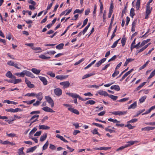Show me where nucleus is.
Listing matches in <instances>:
<instances>
[{
	"label": "nucleus",
	"mask_w": 155,
	"mask_h": 155,
	"mask_svg": "<svg viewBox=\"0 0 155 155\" xmlns=\"http://www.w3.org/2000/svg\"><path fill=\"white\" fill-rule=\"evenodd\" d=\"M152 7L150 8V6L146 5V15L145 18L147 19L148 18V16L150 14L151 11L152 10Z\"/></svg>",
	"instance_id": "nucleus-1"
},
{
	"label": "nucleus",
	"mask_w": 155,
	"mask_h": 155,
	"mask_svg": "<svg viewBox=\"0 0 155 155\" xmlns=\"http://www.w3.org/2000/svg\"><path fill=\"white\" fill-rule=\"evenodd\" d=\"M39 117L38 115H35L32 116L30 119L29 121H30V124L29 126H30L32 124L36 121H38V119Z\"/></svg>",
	"instance_id": "nucleus-2"
},
{
	"label": "nucleus",
	"mask_w": 155,
	"mask_h": 155,
	"mask_svg": "<svg viewBox=\"0 0 155 155\" xmlns=\"http://www.w3.org/2000/svg\"><path fill=\"white\" fill-rule=\"evenodd\" d=\"M66 94L68 95L69 96L72 97L73 98H78L80 100H81L82 101H84V99H83L81 97L79 96L78 95L73 93H67Z\"/></svg>",
	"instance_id": "nucleus-3"
},
{
	"label": "nucleus",
	"mask_w": 155,
	"mask_h": 155,
	"mask_svg": "<svg viewBox=\"0 0 155 155\" xmlns=\"http://www.w3.org/2000/svg\"><path fill=\"white\" fill-rule=\"evenodd\" d=\"M45 98L47 101L51 105V107H53L54 106V102L51 97L49 96H47L45 97Z\"/></svg>",
	"instance_id": "nucleus-4"
},
{
	"label": "nucleus",
	"mask_w": 155,
	"mask_h": 155,
	"mask_svg": "<svg viewBox=\"0 0 155 155\" xmlns=\"http://www.w3.org/2000/svg\"><path fill=\"white\" fill-rule=\"evenodd\" d=\"M54 94L58 96H61L62 93V91L60 88H56L54 90Z\"/></svg>",
	"instance_id": "nucleus-5"
},
{
	"label": "nucleus",
	"mask_w": 155,
	"mask_h": 155,
	"mask_svg": "<svg viewBox=\"0 0 155 155\" xmlns=\"http://www.w3.org/2000/svg\"><path fill=\"white\" fill-rule=\"evenodd\" d=\"M60 84L63 86V88H65L68 87L70 85V83L69 81H66L61 82L60 83Z\"/></svg>",
	"instance_id": "nucleus-6"
},
{
	"label": "nucleus",
	"mask_w": 155,
	"mask_h": 155,
	"mask_svg": "<svg viewBox=\"0 0 155 155\" xmlns=\"http://www.w3.org/2000/svg\"><path fill=\"white\" fill-rule=\"evenodd\" d=\"M106 60V58H104L100 60L95 64V66L97 67L100 66L102 63H104Z\"/></svg>",
	"instance_id": "nucleus-7"
},
{
	"label": "nucleus",
	"mask_w": 155,
	"mask_h": 155,
	"mask_svg": "<svg viewBox=\"0 0 155 155\" xmlns=\"http://www.w3.org/2000/svg\"><path fill=\"white\" fill-rule=\"evenodd\" d=\"M42 109L45 112L50 113H53L54 111L51 108L48 107H45L42 108Z\"/></svg>",
	"instance_id": "nucleus-8"
},
{
	"label": "nucleus",
	"mask_w": 155,
	"mask_h": 155,
	"mask_svg": "<svg viewBox=\"0 0 155 155\" xmlns=\"http://www.w3.org/2000/svg\"><path fill=\"white\" fill-rule=\"evenodd\" d=\"M38 78L40 80L43 82V84L46 85L47 84L48 81L44 77L42 76H39Z\"/></svg>",
	"instance_id": "nucleus-9"
},
{
	"label": "nucleus",
	"mask_w": 155,
	"mask_h": 155,
	"mask_svg": "<svg viewBox=\"0 0 155 155\" xmlns=\"http://www.w3.org/2000/svg\"><path fill=\"white\" fill-rule=\"evenodd\" d=\"M25 82L28 87L30 88H32L34 87V85L33 84H31V82L26 78H25Z\"/></svg>",
	"instance_id": "nucleus-10"
},
{
	"label": "nucleus",
	"mask_w": 155,
	"mask_h": 155,
	"mask_svg": "<svg viewBox=\"0 0 155 155\" xmlns=\"http://www.w3.org/2000/svg\"><path fill=\"white\" fill-rule=\"evenodd\" d=\"M68 75H59L56 76V78H57V79L63 80L66 79V78H68Z\"/></svg>",
	"instance_id": "nucleus-11"
},
{
	"label": "nucleus",
	"mask_w": 155,
	"mask_h": 155,
	"mask_svg": "<svg viewBox=\"0 0 155 155\" xmlns=\"http://www.w3.org/2000/svg\"><path fill=\"white\" fill-rule=\"evenodd\" d=\"M35 96L37 99L40 101H41L43 98L42 93L41 92H39L38 94H36Z\"/></svg>",
	"instance_id": "nucleus-12"
},
{
	"label": "nucleus",
	"mask_w": 155,
	"mask_h": 155,
	"mask_svg": "<svg viewBox=\"0 0 155 155\" xmlns=\"http://www.w3.org/2000/svg\"><path fill=\"white\" fill-rule=\"evenodd\" d=\"M68 109L69 110L76 114L79 115V112L76 109L71 107L68 108Z\"/></svg>",
	"instance_id": "nucleus-13"
},
{
	"label": "nucleus",
	"mask_w": 155,
	"mask_h": 155,
	"mask_svg": "<svg viewBox=\"0 0 155 155\" xmlns=\"http://www.w3.org/2000/svg\"><path fill=\"white\" fill-rule=\"evenodd\" d=\"M25 75L28 77H30L32 78H35V76L34 74H32L31 72L25 70Z\"/></svg>",
	"instance_id": "nucleus-14"
},
{
	"label": "nucleus",
	"mask_w": 155,
	"mask_h": 155,
	"mask_svg": "<svg viewBox=\"0 0 155 155\" xmlns=\"http://www.w3.org/2000/svg\"><path fill=\"white\" fill-rule=\"evenodd\" d=\"M139 142L137 141H130L128 142H127V143H128V144H126V147H129L131 145H133L135 143H138Z\"/></svg>",
	"instance_id": "nucleus-15"
},
{
	"label": "nucleus",
	"mask_w": 155,
	"mask_h": 155,
	"mask_svg": "<svg viewBox=\"0 0 155 155\" xmlns=\"http://www.w3.org/2000/svg\"><path fill=\"white\" fill-rule=\"evenodd\" d=\"M137 107V103L136 101L134 102L133 104H132L129 106L128 108L129 109H134Z\"/></svg>",
	"instance_id": "nucleus-16"
},
{
	"label": "nucleus",
	"mask_w": 155,
	"mask_h": 155,
	"mask_svg": "<svg viewBox=\"0 0 155 155\" xmlns=\"http://www.w3.org/2000/svg\"><path fill=\"white\" fill-rule=\"evenodd\" d=\"M47 137V134L45 133L43 134L40 138V140L41 142H42L44 141L46 139Z\"/></svg>",
	"instance_id": "nucleus-17"
},
{
	"label": "nucleus",
	"mask_w": 155,
	"mask_h": 155,
	"mask_svg": "<svg viewBox=\"0 0 155 155\" xmlns=\"http://www.w3.org/2000/svg\"><path fill=\"white\" fill-rule=\"evenodd\" d=\"M111 89H114L116 91H118L120 89V87L118 85H114L110 87Z\"/></svg>",
	"instance_id": "nucleus-18"
},
{
	"label": "nucleus",
	"mask_w": 155,
	"mask_h": 155,
	"mask_svg": "<svg viewBox=\"0 0 155 155\" xmlns=\"http://www.w3.org/2000/svg\"><path fill=\"white\" fill-rule=\"evenodd\" d=\"M151 43H148L147 44L144 46L142 48L140 49L137 52V54L140 52H142L144 50L146 49L151 44Z\"/></svg>",
	"instance_id": "nucleus-19"
},
{
	"label": "nucleus",
	"mask_w": 155,
	"mask_h": 155,
	"mask_svg": "<svg viewBox=\"0 0 155 155\" xmlns=\"http://www.w3.org/2000/svg\"><path fill=\"white\" fill-rule=\"evenodd\" d=\"M56 137L58 138H59L61 140H62L65 143H68V141L65 140L63 136H61L59 134H57Z\"/></svg>",
	"instance_id": "nucleus-20"
},
{
	"label": "nucleus",
	"mask_w": 155,
	"mask_h": 155,
	"mask_svg": "<svg viewBox=\"0 0 155 155\" xmlns=\"http://www.w3.org/2000/svg\"><path fill=\"white\" fill-rule=\"evenodd\" d=\"M39 129L47 130L50 128V127L45 125H39Z\"/></svg>",
	"instance_id": "nucleus-21"
},
{
	"label": "nucleus",
	"mask_w": 155,
	"mask_h": 155,
	"mask_svg": "<svg viewBox=\"0 0 155 155\" xmlns=\"http://www.w3.org/2000/svg\"><path fill=\"white\" fill-rule=\"evenodd\" d=\"M24 148L23 147H21L18 150L17 153L18 155H21L22 154H25L23 152V150Z\"/></svg>",
	"instance_id": "nucleus-22"
},
{
	"label": "nucleus",
	"mask_w": 155,
	"mask_h": 155,
	"mask_svg": "<svg viewBox=\"0 0 155 155\" xmlns=\"http://www.w3.org/2000/svg\"><path fill=\"white\" fill-rule=\"evenodd\" d=\"M36 146H35L34 147L28 148L27 149L26 152L27 153H28L29 152H33L34 150H35L36 149Z\"/></svg>",
	"instance_id": "nucleus-23"
},
{
	"label": "nucleus",
	"mask_w": 155,
	"mask_h": 155,
	"mask_svg": "<svg viewBox=\"0 0 155 155\" xmlns=\"http://www.w3.org/2000/svg\"><path fill=\"white\" fill-rule=\"evenodd\" d=\"M31 71H32L34 73L37 74H38L40 73V72L41 71V70H38L35 68H32Z\"/></svg>",
	"instance_id": "nucleus-24"
},
{
	"label": "nucleus",
	"mask_w": 155,
	"mask_h": 155,
	"mask_svg": "<svg viewBox=\"0 0 155 155\" xmlns=\"http://www.w3.org/2000/svg\"><path fill=\"white\" fill-rule=\"evenodd\" d=\"M95 74L94 73L86 74L85 75H84L83 76V77L82 78V79H84L85 78H88L90 77H91L93 75H94Z\"/></svg>",
	"instance_id": "nucleus-25"
},
{
	"label": "nucleus",
	"mask_w": 155,
	"mask_h": 155,
	"mask_svg": "<svg viewBox=\"0 0 155 155\" xmlns=\"http://www.w3.org/2000/svg\"><path fill=\"white\" fill-rule=\"evenodd\" d=\"M39 57L41 59L44 60H47L51 58L50 57H46L44 54H41L39 55Z\"/></svg>",
	"instance_id": "nucleus-26"
},
{
	"label": "nucleus",
	"mask_w": 155,
	"mask_h": 155,
	"mask_svg": "<svg viewBox=\"0 0 155 155\" xmlns=\"http://www.w3.org/2000/svg\"><path fill=\"white\" fill-rule=\"evenodd\" d=\"M134 9V8H132L130 11V15L132 18H133L134 16L135 15Z\"/></svg>",
	"instance_id": "nucleus-27"
},
{
	"label": "nucleus",
	"mask_w": 155,
	"mask_h": 155,
	"mask_svg": "<svg viewBox=\"0 0 155 155\" xmlns=\"http://www.w3.org/2000/svg\"><path fill=\"white\" fill-rule=\"evenodd\" d=\"M98 94L101 95H104V96H108L109 94H108L105 91H101L98 92Z\"/></svg>",
	"instance_id": "nucleus-28"
},
{
	"label": "nucleus",
	"mask_w": 155,
	"mask_h": 155,
	"mask_svg": "<svg viewBox=\"0 0 155 155\" xmlns=\"http://www.w3.org/2000/svg\"><path fill=\"white\" fill-rule=\"evenodd\" d=\"M95 103V102L94 101L92 100H90L86 102L85 103L86 104H90L91 105H93Z\"/></svg>",
	"instance_id": "nucleus-29"
},
{
	"label": "nucleus",
	"mask_w": 155,
	"mask_h": 155,
	"mask_svg": "<svg viewBox=\"0 0 155 155\" xmlns=\"http://www.w3.org/2000/svg\"><path fill=\"white\" fill-rule=\"evenodd\" d=\"M64 44L63 43H61L56 46V48L58 49H61L63 48Z\"/></svg>",
	"instance_id": "nucleus-30"
},
{
	"label": "nucleus",
	"mask_w": 155,
	"mask_h": 155,
	"mask_svg": "<svg viewBox=\"0 0 155 155\" xmlns=\"http://www.w3.org/2000/svg\"><path fill=\"white\" fill-rule=\"evenodd\" d=\"M21 82V80L20 79H15V80H13V83L15 84Z\"/></svg>",
	"instance_id": "nucleus-31"
},
{
	"label": "nucleus",
	"mask_w": 155,
	"mask_h": 155,
	"mask_svg": "<svg viewBox=\"0 0 155 155\" xmlns=\"http://www.w3.org/2000/svg\"><path fill=\"white\" fill-rule=\"evenodd\" d=\"M84 11V9H82L81 10L79 9H76L74 12V14H75L76 13H81Z\"/></svg>",
	"instance_id": "nucleus-32"
},
{
	"label": "nucleus",
	"mask_w": 155,
	"mask_h": 155,
	"mask_svg": "<svg viewBox=\"0 0 155 155\" xmlns=\"http://www.w3.org/2000/svg\"><path fill=\"white\" fill-rule=\"evenodd\" d=\"M47 74L49 75L51 77L54 78L55 76V74L51 71H49L47 72Z\"/></svg>",
	"instance_id": "nucleus-33"
},
{
	"label": "nucleus",
	"mask_w": 155,
	"mask_h": 155,
	"mask_svg": "<svg viewBox=\"0 0 155 155\" xmlns=\"http://www.w3.org/2000/svg\"><path fill=\"white\" fill-rule=\"evenodd\" d=\"M126 40V38L124 37H123L121 40V43H122V46L123 47L124 46L125 44Z\"/></svg>",
	"instance_id": "nucleus-34"
},
{
	"label": "nucleus",
	"mask_w": 155,
	"mask_h": 155,
	"mask_svg": "<svg viewBox=\"0 0 155 155\" xmlns=\"http://www.w3.org/2000/svg\"><path fill=\"white\" fill-rule=\"evenodd\" d=\"M49 145V142L48 141H47L44 145L42 147L43 150H45L48 147Z\"/></svg>",
	"instance_id": "nucleus-35"
},
{
	"label": "nucleus",
	"mask_w": 155,
	"mask_h": 155,
	"mask_svg": "<svg viewBox=\"0 0 155 155\" xmlns=\"http://www.w3.org/2000/svg\"><path fill=\"white\" fill-rule=\"evenodd\" d=\"M120 38L119 39L114 43L113 45L111 46L112 48H114L117 46L119 41L120 40Z\"/></svg>",
	"instance_id": "nucleus-36"
},
{
	"label": "nucleus",
	"mask_w": 155,
	"mask_h": 155,
	"mask_svg": "<svg viewBox=\"0 0 155 155\" xmlns=\"http://www.w3.org/2000/svg\"><path fill=\"white\" fill-rule=\"evenodd\" d=\"M108 97L114 101L116 100L117 98V96H114L112 95H109Z\"/></svg>",
	"instance_id": "nucleus-37"
},
{
	"label": "nucleus",
	"mask_w": 155,
	"mask_h": 155,
	"mask_svg": "<svg viewBox=\"0 0 155 155\" xmlns=\"http://www.w3.org/2000/svg\"><path fill=\"white\" fill-rule=\"evenodd\" d=\"M108 120L114 123H120V121H118L116 119H113L112 118H109L108 119Z\"/></svg>",
	"instance_id": "nucleus-38"
},
{
	"label": "nucleus",
	"mask_w": 155,
	"mask_h": 155,
	"mask_svg": "<svg viewBox=\"0 0 155 155\" xmlns=\"http://www.w3.org/2000/svg\"><path fill=\"white\" fill-rule=\"evenodd\" d=\"M146 83V82H144L142 83L136 88L137 90L138 91L142 87H143L144 85H145Z\"/></svg>",
	"instance_id": "nucleus-39"
},
{
	"label": "nucleus",
	"mask_w": 155,
	"mask_h": 155,
	"mask_svg": "<svg viewBox=\"0 0 155 155\" xmlns=\"http://www.w3.org/2000/svg\"><path fill=\"white\" fill-rule=\"evenodd\" d=\"M119 72L117 70L115 69L114 72L112 75V77H114L117 76L119 73Z\"/></svg>",
	"instance_id": "nucleus-40"
},
{
	"label": "nucleus",
	"mask_w": 155,
	"mask_h": 155,
	"mask_svg": "<svg viewBox=\"0 0 155 155\" xmlns=\"http://www.w3.org/2000/svg\"><path fill=\"white\" fill-rule=\"evenodd\" d=\"M146 98L147 96H146L142 97L141 98H140L139 99L140 103H142L144 101Z\"/></svg>",
	"instance_id": "nucleus-41"
},
{
	"label": "nucleus",
	"mask_w": 155,
	"mask_h": 155,
	"mask_svg": "<svg viewBox=\"0 0 155 155\" xmlns=\"http://www.w3.org/2000/svg\"><path fill=\"white\" fill-rule=\"evenodd\" d=\"M155 129V127H146V131H149Z\"/></svg>",
	"instance_id": "nucleus-42"
},
{
	"label": "nucleus",
	"mask_w": 155,
	"mask_h": 155,
	"mask_svg": "<svg viewBox=\"0 0 155 155\" xmlns=\"http://www.w3.org/2000/svg\"><path fill=\"white\" fill-rule=\"evenodd\" d=\"M155 75V69L151 73L150 76L148 77V79H150L153 77Z\"/></svg>",
	"instance_id": "nucleus-43"
},
{
	"label": "nucleus",
	"mask_w": 155,
	"mask_h": 155,
	"mask_svg": "<svg viewBox=\"0 0 155 155\" xmlns=\"http://www.w3.org/2000/svg\"><path fill=\"white\" fill-rule=\"evenodd\" d=\"M6 76L7 77L11 78L12 76V74L10 71H8L6 74Z\"/></svg>",
	"instance_id": "nucleus-44"
},
{
	"label": "nucleus",
	"mask_w": 155,
	"mask_h": 155,
	"mask_svg": "<svg viewBox=\"0 0 155 155\" xmlns=\"http://www.w3.org/2000/svg\"><path fill=\"white\" fill-rule=\"evenodd\" d=\"M36 95V94L32 93H27L25 95V96H27L28 97H34L35 96V95Z\"/></svg>",
	"instance_id": "nucleus-45"
},
{
	"label": "nucleus",
	"mask_w": 155,
	"mask_h": 155,
	"mask_svg": "<svg viewBox=\"0 0 155 155\" xmlns=\"http://www.w3.org/2000/svg\"><path fill=\"white\" fill-rule=\"evenodd\" d=\"M109 127H110V126H109L108 127L105 128V130L106 131H109L110 133H112L113 132H115V131L114 130L109 129Z\"/></svg>",
	"instance_id": "nucleus-46"
},
{
	"label": "nucleus",
	"mask_w": 155,
	"mask_h": 155,
	"mask_svg": "<svg viewBox=\"0 0 155 155\" xmlns=\"http://www.w3.org/2000/svg\"><path fill=\"white\" fill-rule=\"evenodd\" d=\"M129 99L128 98H124L118 101L119 102H122L124 101H126Z\"/></svg>",
	"instance_id": "nucleus-47"
},
{
	"label": "nucleus",
	"mask_w": 155,
	"mask_h": 155,
	"mask_svg": "<svg viewBox=\"0 0 155 155\" xmlns=\"http://www.w3.org/2000/svg\"><path fill=\"white\" fill-rule=\"evenodd\" d=\"M137 119L134 118L131 120H130L128 121L127 123H133L136 122L137 121Z\"/></svg>",
	"instance_id": "nucleus-48"
},
{
	"label": "nucleus",
	"mask_w": 155,
	"mask_h": 155,
	"mask_svg": "<svg viewBox=\"0 0 155 155\" xmlns=\"http://www.w3.org/2000/svg\"><path fill=\"white\" fill-rule=\"evenodd\" d=\"M92 124L94 125L95 126H97V127H101V128H104V127L101 124H99L98 123H93Z\"/></svg>",
	"instance_id": "nucleus-49"
},
{
	"label": "nucleus",
	"mask_w": 155,
	"mask_h": 155,
	"mask_svg": "<svg viewBox=\"0 0 155 155\" xmlns=\"http://www.w3.org/2000/svg\"><path fill=\"white\" fill-rule=\"evenodd\" d=\"M56 53V52L54 51H48L46 53H45V54H49V55L54 54Z\"/></svg>",
	"instance_id": "nucleus-50"
},
{
	"label": "nucleus",
	"mask_w": 155,
	"mask_h": 155,
	"mask_svg": "<svg viewBox=\"0 0 155 155\" xmlns=\"http://www.w3.org/2000/svg\"><path fill=\"white\" fill-rule=\"evenodd\" d=\"M125 127H127L129 129H133L134 127V126H133L130 124H127Z\"/></svg>",
	"instance_id": "nucleus-51"
},
{
	"label": "nucleus",
	"mask_w": 155,
	"mask_h": 155,
	"mask_svg": "<svg viewBox=\"0 0 155 155\" xmlns=\"http://www.w3.org/2000/svg\"><path fill=\"white\" fill-rule=\"evenodd\" d=\"M126 147H126V146L125 145L124 146H122L121 147H120L119 148H118L117 149L116 151H118L120 150H122Z\"/></svg>",
	"instance_id": "nucleus-52"
},
{
	"label": "nucleus",
	"mask_w": 155,
	"mask_h": 155,
	"mask_svg": "<svg viewBox=\"0 0 155 155\" xmlns=\"http://www.w3.org/2000/svg\"><path fill=\"white\" fill-rule=\"evenodd\" d=\"M37 129L36 127H35L30 132V134H33L37 130Z\"/></svg>",
	"instance_id": "nucleus-53"
},
{
	"label": "nucleus",
	"mask_w": 155,
	"mask_h": 155,
	"mask_svg": "<svg viewBox=\"0 0 155 155\" xmlns=\"http://www.w3.org/2000/svg\"><path fill=\"white\" fill-rule=\"evenodd\" d=\"M41 101L39 100L37 101L35 103L33 104V105L34 106H38L41 103Z\"/></svg>",
	"instance_id": "nucleus-54"
},
{
	"label": "nucleus",
	"mask_w": 155,
	"mask_h": 155,
	"mask_svg": "<svg viewBox=\"0 0 155 155\" xmlns=\"http://www.w3.org/2000/svg\"><path fill=\"white\" fill-rule=\"evenodd\" d=\"M28 3L31 4L34 6H35L36 5V3L35 2V1L32 0H29L28 1Z\"/></svg>",
	"instance_id": "nucleus-55"
},
{
	"label": "nucleus",
	"mask_w": 155,
	"mask_h": 155,
	"mask_svg": "<svg viewBox=\"0 0 155 155\" xmlns=\"http://www.w3.org/2000/svg\"><path fill=\"white\" fill-rule=\"evenodd\" d=\"M49 148L52 150H54L56 149V147L54 145L50 143Z\"/></svg>",
	"instance_id": "nucleus-56"
},
{
	"label": "nucleus",
	"mask_w": 155,
	"mask_h": 155,
	"mask_svg": "<svg viewBox=\"0 0 155 155\" xmlns=\"http://www.w3.org/2000/svg\"><path fill=\"white\" fill-rule=\"evenodd\" d=\"M84 58H82L81 59V60H80L76 62V63H75L74 65H78V64H80L81 63V62H82L84 60Z\"/></svg>",
	"instance_id": "nucleus-57"
},
{
	"label": "nucleus",
	"mask_w": 155,
	"mask_h": 155,
	"mask_svg": "<svg viewBox=\"0 0 155 155\" xmlns=\"http://www.w3.org/2000/svg\"><path fill=\"white\" fill-rule=\"evenodd\" d=\"M140 5V1H137L136 3V8L137 10L139 8Z\"/></svg>",
	"instance_id": "nucleus-58"
},
{
	"label": "nucleus",
	"mask_w": 155,
	"mask_h": 155,
	"mask_svg": "<svg viewBox=\"0 0 155 155\" xmlns=\"http://www.w3.org/2000/svg\"><path fill=\"white\" fill-rule=\"evenodd\" d=\"M92 133L94 134H98L97 129L95 128L91 131Z\"/></svg>",
	"instance_id": "nucleus-59"
},
{
	"label": "nucleus",
	"mask_w": 155,
	"mask_h": 155,
	"mask_svg": "<svg viewBox=\"0 0 155 155\" xmlns=\"http://www.w3.org/2000/svg\"><path fill=\"white\" fill-rule=\"evenodd\" d=\"M100 150H109L111 148L110 147H100Z\"/></svg>",
	"instance_id": "nucleus-60"
},
{
	"label": "nucleus",
	"mask_w": 155,
	"mask_h": 155,
	"mask_svg": "<svg viewBox=\"0 0 155 155\" xmlns=\"http://www.w3.org/2000/svg\"><path fill=\"white\" fill-rule=\"evenodd\" d=\"M111 113L112 114L115 115H120V111H114L113 112H111Z\"/></svg>",
	"instance_id": "nucleus-61"
},
{
	"label": "nucleus",
	"mask_w": 155,
	"mask_h": 155,
	"mask_svg": "<svg viewBox=\"0 0 155 155\" xmlns=\"http://www.w3.org/2000/svg\"><path fill=\"white\" fill-rule=\"evenodd\" d=\"M7 64L11 66H13L14 65V63L11 61H9L7 63Z\"/></svg>",
	"instance_id": "nucleus-62"
},
{
	"label": "nucleus",
	"mask_w": 155,
	"mask_h": 155,
	"mask_svg": "<svg viewBox=\"0 0 155 155\" xmlns=\"http://www.w3.org/2000/svg\"><path fill=\"white\" fill-rule=\"evenodd\" d=\"M117 58V56L116 55H115L112 58H110L108 62H110L111 61H113L115 60Z\"/></svg>",
	"instance_id": "nucleus-63"
},
{
	"label": "nucleus",
	"mask_w": 155,
	"mask_h": 155,
	"mask_svg": "<svg viewBox=\"0 0 155 155\" xmlns=\"http://www.w3.org/2000/svg\"><path fill=\"white\" fill-rule=\"evenodd\" d=\"M41 131H37L35 133V134L34 136H39L41 134Z\"/></svg>",
	"instance_id": "nucleus-64"
}]
</instances>
